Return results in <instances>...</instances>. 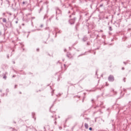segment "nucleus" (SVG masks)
<instances>
[{
    "mask_svg": "<svg viewBox=\"0 0 131 131\" xmlns=\"http://www.w3.org/2000/svg\"><path fill=\"white\" fill-rule=\"evenodd\" d=\"M6 27L8 28H12L13 27V25L12 24V21H8L7 23H6Z\"/></svg>",
    "mask_w": 131,
    "mask_h": 131,
    "instance_id": "obj_3",
    "label": "nucleus"
},
{
    "mask_svg": "<svg viewBox=\"0 0 131 131\" xmlns=\"http://www.w3.org/2000/svg\"><path fill=\"white\" fill-rule=\"evenodd\" d=\"M14 89H17V85H15Z\"/></svg>",
    "mask_w": 131,
    "mask_h": 131,
    "instance_id": "obj_23",
    "label": "nucleus"
},
{
    "mask_svg": "<svg viewBox=\"0 0 131 131\" xmlns=\"http://www.w3.org/2000/svg\"><path fill=\"white\" fill-rule=\"evenodd\" d=\"M92 101L94 103V99H92Z\"/></svg>",
    "mask_w": 131,
    "mask_h": 131,
    "instance_id": "obj_39",
    "label": "nucleus"
},
{
    "mask_svg": "<svg viewBox=\"0 0 131 131\" xmlns=\"http://www.w3.org/2000/svg\"><path fill=\"white\" fill-rule=\"evenodd\" d=\"M23 5H25V2H23Z\"/></svg>",
    "mask_w": 131,
    "mask_h": 131,
    "instance_id": "obj_29",
    "label": "nucleus"
},
{
    "mask_svg": "<svg viewBox=\"0 0 131 131\" xmlns=\"http://www.w3.org/2000/svg\"><path fill=\"white\" fill-rule=\"evenodd\" d=\"M52 18H49V20H51Z\"/></svg>",
    "mask_w": 131,
    "mask_h": 131,
    "instance_id": "obj_47",
    "label": "nucleus"
},
{
    "mask_svg": "<svg viewBox=\"0 0 131 131\" xmlns=\"http://www.w3.org/2000/svg\"><path fill=\"white\" fill-rule=\"evenodd\" d=\"M123 63H124V64H125V65H126V62L124 61Z\"/></svg>",
    "mask_w": 131,
    "mask_h": 131,
    "instance_id": "obj_34",
    "label": "nucleus"
},
{
    "mask_svg": "<svg viewBox=\"0 0 131 131\" xmlns=\"http://www.w3.org/2000/svg\"><path fill=\"white\" fill-rule=\"evenodd\" d=\"M52 96H53V94H54V91H53L52 92Z\"/></svg>",
    "mask_w": 131,
    "mask_h": 131,
    "instance_id": "obj_35",
    "label": "nucleus"
},
{
    "mask_svg": "<svg viewBox=\"0 0 131 131\" xmlns=\"http://www.w3.org/2000/svg\"><path fill=\"white\" fill-rule=\"evenodd\" d=\"M15 23H16V24H17V23H18V20L15 21Z\"/></svg>",
    "mask_w": 131,
    "mask_h": 131,
    "instance_id": "obj_26",
    "label": "nucleus"
},
{
    "mask_svg": "<svg viewBox=\"0 0 131 131\" xmlns=\"http://www.w3.org/2000/svg\"><path fill=\"white\" fill-rule=\"evenodd\" d=\"M2 35V31H0V36Z\"/></svg>",
    "mask_w": 131,
    "mask_h": 131,
    "instance_id": "obj_36",
    "label": "nucleus"
},
{
    "mask_svg": "<svg viewBox=\"0 0 131 131\" xmlns=\"http://www.w3.org/2000/svg\"><path fill=\"white\" fill-rule=\"evenodd\" d=\"M57 122L55 121V123L56 124Z\"/></svg>",
    "mask_w": 131,
    "mask_h": 131,
    "instance_id": "obj_46",
    "label": "nucleus"
},
{
    "mask_svg": "<svg viewBox=\"0 0 131 131\" xmlns=\"http://www.w3.org/2000/svg\"><path fill=\"white\" fill-rule=\"evenodd\" d=\"M8 14H9V15H10V16H12V13H8Z\"/></svg>",
    "mask_w": 131,
    "mask_h": 131,
    "instance_id": "obj_24",
    "label": "nucleus"
},
{
    "mask_svg": "<svg viewBox=\"0 0 131 131\" xmlns=\"http://www.w3.org/2000/svg\"><path fill=\"white\" fill-rule=\"evenodd\" d=\"M69 13H70V11H69Z\"/></svg>",
    "mask_w": 131,
    "mask_h": 131,
    "instance_id": "obj_49",
    "label": "nucleus"
},
{
    "mask_svg": "<svg viewBox=\"0 0 131 131\" xmlns=\"http://www.w3.org/2000/svg\"><path fill=\"white\" fill-rule=\"evenodd\" d=\"M13 64H15V61H13Z\"/></svg>",
    "mask_w": 131,
    "mask_h": 131,
    "instance_id": "obj_44",
    "label": "nucleus"
},
{
    "mask_svg": "<svg viewBox=\"0 0 131 131\" xmlns=\"http://www.w3.org/2000/svg\"><path fill=\"white\" fill-rule=\"evenodd\" d=\"M80 3H82V0H79Z\"/></svg>",
    "mask_w": 131,
    "mask_h": 131,
    "instance_id": "obj_32",
    "label": "nucleus"
},
{
    "mask_svg": "<svg viewBox=\"0 0 131 131\" xmlns=\"http://www.w3.org/2000/svg\"><path fill=\"white\" fill-rule=\"evenodd\" d=\"M106 85L107 86H108V85H109V84L106 83Z\"/></svg>",
    "mask_w": 131,
    "mask_h": 131,
    "instance_id": "obj_27",
    "label": "nucleus"
},
{
    "mask_svg": "<svg viewBox=\"0 0 131 131\" xmlns=\"http://www.w3.org/2000/svg\"><path fill=\"white\" fill-rule=\"evenodd\" d=\"M56 20H58V18H57V17H56Z\"/></svg>",
    "mask_w": 131,
    "mask_h": 131,
    "instance_id": "obj_42",
    "label": "nucleus"
},
{
    "mask_svg": "<svg viewBox=\"0 0 131 131\" xmlns=\"http://www.w3.org/2000/svg\"><path fill=\"white\" fill-rule=\"evenodd\" d=\"M8 58H9V56H8Z\"/></svg>",
    "mask_w": 131,
    "mask_h": 131,
    "instance_id": "obj_52",
    "label": "nucleus"
},
{
    "mask_svg": "<svg viewBox=\"0 0 131 131\" xmlns=\"http://www.w3.org/2000/svg\"><path fill=\"white\" fill-rule=\"evenodd\" d=\"M3 15H5V13H3Z\"/></svg>",
    "mask_w": 131,
    "mask_h": 131,
    "instance_id": "obj_50",
    "label": "nucleus"
},
{
    "mask_svg": "<svg viewBox=\"0 0 131 131\" xmlns=\"http://www.w3.org/2000/svg\"><path fill=\"white\" fill-rule=\"evenodd\" d=\"M124 82H125V80H126V78H124L123 79Z\"/></svg>",
    "mask_w": 131,
    "mask_h": 131,
    "instance_id": "obj_15",
    "label": "nucleus"
},
{
    "mask_svg": "<svg viewBox=\"0 0 131 131\" xmlns=\"http://www.w3.org/2000/svg\"><path fill=\"white\" fill-rule=\"evenodd\" d=\"M64 52H66V51H67V50H66V49H64Z\"/></svg>",
    "mask_w": 131,
    "mask_h": 131,
    "instance_id": "obj_40",
    "label": "nucleus"
},
{
    "mask_svg": "<svg viewBox=\"0 0 131 131\" xmlns=\"http://www.w3.org/2000/svg\"><path fill=\"white\" fill-rule=\"evenodd\" d=\"M19 94L20 95H21V94H22V92H19Z\"/></svg>",
    "mask_w": 131,
    "mask_h": 131,
    "instance_id": "obj_28",
    "label": "nucleus"
},
{
    "mask_svg": "<svg viewBox=\"0 0 131 131\" xmlns=\"http://www.w3.org/2000/svg\"><path fill=\"white\" fill-rule=\"evenodd\" d=\"M89 130H93V128H92V127H90L89 128Z\"/></svg>",
    "mask_w": 131,
    "mask_h": 131,
    "instance_id": "obj_19",
    "label": "nucleus"
},
{
    "mask_svg": "<svg viewBox=\"0 0 131 131\" xmlns=\"http://www.w3.org/2000/svg\"><path fill=\"white\" fill-rule=\"evenodd\" d=\"M3 22L4 23H7V19L6 18H3Z\"/></svg>",
    "mask_w": 131,
    "mask_h": 131,
    "instance_id": "obj_8",
    "label": "nucleus"
},
{
    "mask_svg": "<svg viewBox=\"0 0 131 131\" xmlns=\"http://www.w3.org/2000/svg\"><path fill=\"white\" fill-rule=\"evenodd\" d=\"M88 37L86 36H84L83 37V38H82V40L83 41H86V40H88Z\"/></svg>",
    "mask_w": 131,
    "mask_h": 131,
    "instance_id": "obj_6",
    "label": "nucleus"
},
{
    "mask_svg": "<svg viewBox=\"0 0 131 131\" xmlns=\"http://www.w3.org/2000/svg\"><path fill=\"white\" fill-rule=\"evenodd\" d=\"M67 57L69 58V59H71L72 58H73V56H72V54L70 52H68L67 54Z\"/></svg>",
    "mask_w": 131,
    "mask_h": 131,
    "instance_id": "obj_4",
    "label": "nucleus"
},
{
    "mask_svg": "<svg viewBox=\"0 0 131 131\" xmlns=\"http://www.w3.org/2000/svg\"><path fill=\"white\" fill-rule=\"evenodd\" d=\"M52 118H54V120H56L57 118H56V116H51Z\"/></svg>",
    "mask_w": 131,
    "mask_h": 131,
    "instance_id": "obj_9",
    "label": "nucleus"
},
{
    "mask_svg": "<svg viewBox=\"0 0 131 131\" xmlns=\"http://www.w3.org/2000/svg\"><path fill=\"white\" fill-rule=\"evenodd\" d=\"M2 90H0V93H2Z\"/></svg>",
    "mask_w": 131,
    "mask_h": 131,
    "instance_id": "obj_41",
    "label": "nucleus"
},
{
    "mask_svg": "<svg viewBox=\"0 0 131 131\" xmlns=\"http://www.w3.org/2000/svg\"><path fill=\"white\" fill-rule=\"evenodd\" d=\"M97 37L96 38V39H98V37H100V36L99 35H97Z\"/></svg>",
    "mask_w": 131,
    "mask_h": 131,
    "instance_id": "obj_21",
    "label": "nucleus"
},
{
    "mask_svg": "<svg viewBox=\"0 0 131 131\" xmlns=\"http://www.w3.org/2000/svg\"><path fill=\"white\" fill-rule=\"evenodd\" d=\"M84 119H87L88 120V119H90L89 118H84Z\"/></svg>",
    "mask_w": 131,
    "mask_h": 131,
    "instance_id": "obj_31",
    "label": "nucleus"
},
{
    "mask_svg": "<svg viewBox=\"0 0 131 131\" xmlns=\"http://www.w3.org/2000/svg\"><path fill=\"white\" fill-rule=\"evenodd\" d=\"M30 15H31V13H28V14H26V16L27 17H28V16H29Z\"/></svg>",
    "mask_w": 131,
    "mask_h": 131,
    "instance_id": "obj_16",
    "label": "nucleus"
},
{
    "mask_svg": "<svg viewBox=\"0 0 131 131\" xmlns=\"http://www.w3.org/2000/svg\"><path fill=\"white\" fill-rule=\"evenodd\" d=\"M3 78H4V79H5V80L7 79V76L6 75H5L3 77Z\"/></svg>",
    "mask_w": 131,
    "mask_h": 131,
    "instance_id": "obj_11",
    "label": "nucleus"
},
{
    "mask_svg": "<svg viewBox=\"0 0 131 131\" xmlns=\"http://www.w3.org/2000/svg\"><path fill=\"white\" fill-rule=\"evenodd\" d=\"M103 4H100V5L99 7H100V8H101V7H103Z\"/></svg>",
    "mask_w": 131,
    "mask_h": 131,
    "instance_id": "obj_18",
    "label": "nucleus"
},
{
    "mask_svg": "<svg viewBox=\"0 0 131 131\" xmlns=\"http://www.w3.org/2000/svg\"><path fill=\"white\" fill-rule=\"evenodd\" d=\"M108 80L111 82H113V81L115 80L114 76L110 75L108 77Z\"/></svg>",
    "mask_w": 131,
    "mask_h": 131,
    "instance_id": "obj_1",
    "label": "nucleus"
},
{
    "mask_svg": "<svg viewBox=\"0 0 131 131\" xmlns=\"http://www.w3.org/2000/svg\"><path fill=\"white\" fill-rule=\"evenodd\" d=\"M64 66H66V64H64Z\"/></svg>",
    "mask_w": 131,
    "mask_h": 131,
    "instance_id": "obj_48",
    "label": "nucleus"
},
{
    "mask_svg": "<svg viewBox=\"0 0 131 131\" xmlns=\"http://www.w3.org/2000/svg\"><path fill=\"white\" fill-rule=\"evenodd\" d=\"M36 51H37V52H39V48H37V49H36Z\"/></svg>",
    "mask_w": 131,
    "mask_h": 131,
    "instance_id": "obj_20",
    "label": "nucleus"
},
{
    "mask_svg": "<svg viewBox=\"0 0 131 131\" xmlns=\"http://www.w3.org/2000/svg\"><path fill=\"white\" fill-rule=\"evenodd\" d=\"M91 45V43L90 42H87V46H90Z\"/></svg>",
    "mask_w": 131,
    "mask_h": 131,
    "instance_id": "obj_17",
    "label": "nucleus"
},
{
    "mask_svg": "<svg viewBox=\"0 0 131 131\" xmlns=\"http://www.w3.org/2000/svg\"><path fill=\"white\" fill-rule=\"evenodd\" d=\"M43 9V7H41V8L40 9V11H39V13H40V11H41Z\"/></svg>",
    "mask_w": 131,
    "mask_h": 131,
    "instance_id": "obj_14",
    "label": "nucleus"
},
{
    "mask_svg": "<svg viewBox=\"0 0 131 131\" xmlns=\"http://www.w3.org/2000/svg\"><path fill=\"white\" fill-rule=\"evenodd\" d=\"M43 26L42 25H41L40 26V27L42 28V27H43Z\"/></svg>",
    "mask_w": 131,
    "mask_h": 131,
    "instance_id": "obj_30",
    "label": "nucleus"
},
{
    "mask_svg": "<svg viewBox=\"0 0 131 131\" xmlns=\"http://www.w3.org/2000/svg\"><path fill=\"white\" fill-rule=\"evenodd\" d=\"M14 123H16V122H14Z\"/></svg>",
    "mask_w": 131,
    "mask_h": 131,
    "instance_id": "obj_45",
    "label": "nucleus"
},
{
    "mask_svg": "<svg viewBox=\"0 0 131 131\" xmlns=\"http://www.w3.org/2000/svg\"><path fill=\"white\" fill-rule=\"evenodd\" d=\"M9 128L11 129V131L16 130V129H15V128L9 127Z\"/></svg>",
    "mask_w": 131,
    "mask_h": 131,
    "instance_id": "obj_10",
    "label": "nucleus"
},
{
    "mask_svg": "<svg viewBox=\"0 0 131 131\" xmlns=\"http://www.w3.org/2000/svg\"><path fill=\"white\" fill-rule=\"evenodd\" d=\"M32 19H35V17H32Z\"/></svg>",
    "mask_w": 131,
    "mask_h": 131,
    "instance_id": "obj_25",
    "label": "nucleus"
},
{
    "mask_svg": "<svg viewBox=\"0 0 131 131\" xmlns=\"http://www.w3.org/2000/svg\"><path fill=\"white\" fill-rule=\"evenodd\" d=\"M46 18V16H44V19Z\"/></svg>",
    "mask_w": 131,
    "mask_h": 131,
    "instance_id": "obj_43",
    "label": "nucleus"
},
{
    "mask_svg": "<svg viewBox=\"0 0 131 131\" xmlns=\"http://www.w3.org/2000/svg\"><path fill=\"white\" fill-rule=\"evenodd\" d=\"M0 19H3L2 18H1Z\"/></svg>",
    "mask_w": 131,
    "mask_h": 131,
    "instance_id": "obj_51",
    "label": "nucleus"
},
{
    "mask_svg": "<svg viewBox=\"0 0 131 131\" xmlns=\"http://www.w3.org/2000/svg\"><path fill=\"white\" fill-rule=\"evenodd\" d=\"M100 32H103V30H101Z\"/></svg>",
    "mask_w": 131,
    "mask_h": 131,
    "instance_id": "obj_38",
    "label": "nucleus"
},
{
    "mask_svg": "<svg viewBox=\"0 0 131 131\" xmlns=\"http://www.w3.org/2000/svg\"><path fill=\"white\" fill-rule=\"evenodd\" d=\"M109 30H110V31H112V30H113L112 27H109Z\"/></svg>",
    "mask_w": 131,
    "mask_h": 131,
    "instance_id": "obj_12",
    "label": "nucleus"
},
{
    "mask_svg": "<svg viewBox=\"0 0 131 131\" xmlns=\"http://www.w3.org/2000/svg\"><path fill=\"white\" fill-rule=\"evenodd\" d=\"M76 20V17H73V18L69 20V22L70 24L72 25L73 24H74V23H75Z\"/></svg>",
    "mask_w": 131,
    "mask_h": 131,
    "instance_id": "obj_2",
    "label": "nucleus"
},
{
    "mask_svg": "<svg viewBox=\"0 0 131 131\" xmlns=\"http://www.w3.org/2000/svg\"><path fill=\"white\" fill-rule=\"evenodd\" d=\"M74 13H72V15H70V18H71V17H72V16H74Z\"/></svg>",
    "mask_w": 131,
    "mask_h": 131,
    "instance_id": "obj_13",
    "label": "nucleus"
},
{
    "mask_svg": "<svg viewBox=\"0 0 131 131\" xmlns=\"http://www.w3.org/2000/svg\"><path fill=\"white\" fill-rule=\"evenodd\" d=\"M6 2H7V3H10V2L9 1V0H6Z\"/></svg>",
    "mask_w": 131,
    "mask_h": 131,
    "instance_id": "obj_33",
    "label": "nucleus"
},
{
    "mask_svg": "<svg viewBox=\"0 0 131 131\" xmlns=\"http://www.w3.org/2000/svg\"><path fill=\"white\" fill-rule=\"evenodd\" d=\"M94 108H96V107H95Z\"/></svg>",
    "mask_w": 131,
    "mask_h": 131,
    "instance_id": "obj_53",
    "label": "nucleus"
},
{
    "mask_svg": "<svg viewBox=\"0 0 131 131\" xmlns=\"http://www.w3.org/2000/svg\"><path fill=\"white\" fill-rule=\"evenodd\" d=\"M13 78L14 77H16V75H14L13 76H12Z\"/></svg>",
    "mask_w": 131,
    "mask_h": 131,
    "instance_id": "obj_22",
    "label": "nucleus"
},
{
    "mask_svg": "<svg viewBox=\"0 0 131 131\" xmlns=\"http://www.w3.org/2000/svg\"><path fill=\"white\" fill-rule=\"evenodd\" d=\"M84 126H85V128L88 129V128H89V124L86 123H84Z\"/></svg>",
    "mask_w": 131,
    "mask_h": 131,
    "instance_id": "obj_7",
    "label": "nucleus"
},
{
    "mask_svg": "<svg viewBox=\"0 0 131 131\" xmlns=\"http://www.w3.org/2000/svg\"><path fill=\"white\" fill-rule=\"evenodd\" d=\"M45 130H50V125H47L44 127Z\"/></svg>",
    "mask_w": 131,
    "mask_h": 131,
    "instance_id": "obj_5",
    "label": "nucleus"
},
{
    "mask_svg": "<svg viewBox=\"0 0 131 131\" xmlns=\"http://www.w3.org/2000/svg\"><path fill=\"white\" fill-rule=\"evenodd\" d=\"M122 70H124V68H122Z\"/></svg>",
    "mask_w": 131,
    "mask_h": 131,
    "instance_id": "obj_37",
    "label": "nucleus"
}]
</instances>
